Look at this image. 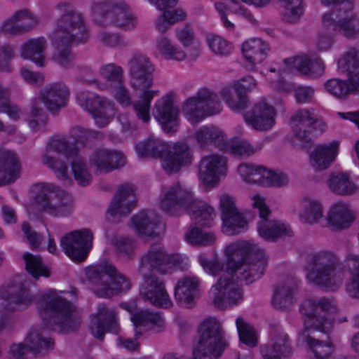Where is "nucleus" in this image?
Listing matches in <instances>:
<instances>
[{
    "label": "nucleus",
    "mask_w": 359,
    "mask_h": 359,
    "mask_svg": "<svg viewBox=\"0 0 359 359\" xmlns=\"http://www.w3.org/2000/svg\"><path fill=\"white\" fill-rule=\"evenodd\" d=\"M282 3V19L287 23L297 22L304 13L302 0H279Z\"/></svg>",
    "instance_id": "8fccbe9b"
},
{
    "label": "nucleus",
    "mask_w": 359,
    "mask_h": 359,
    "mask_svg": "<svg viewBox=\"0 0 359 359\" xmlns=\"http://www.w3.org/2000/svg\"><path fill=\"white\" fill-rule=\"evenodd\" d=\"M220 209L223 222L222 230L225 234H238L247 229L248 222L236 208L235 199L232 196L228 194L221 196Z\"/></svg>",
    "instance_id": "412c9836"
},
{
    "label": "nucleus",
    "mask_w": 359,
    "mask_h": 359,
    "mask_svg": "<svg viewBox=\"0 0 359 359\" xmlns=\"http://www.w3.org/2000/svg\"><path fill=\"white\" fill-rule=\"evenodd\" d=\"M144 276V282L140 290L141 295L155 306L165 309L170 307L172 303L163 281L156 276Z\"/></svg>",
    "instance_id": "bb28decb"
},
{
    "label": "nucleus",
    "mask_w": 359,
    "mask_h": 359,
    "mask_svg": "<svg viewBox=\"0 0 359 359\" xmlns=\"http://www.w3.org/2000/svg\"><path fill=\"white\" fill-rule=\"evenodd\" d=\"M252 207L257 209L260 217L258 223V232L259 236L267 241L275 242L278 238L285 236H291V229L289 225L274 219H269L267 217L271 210L266 205L265 200L259 194H255L252 198Z\"/></svg>",
    "instance_id": "2eb2a0df"
},
{
    "label": "nucleus",
    "mask_w": 359,
    "mask_h": 359,
    "mask_svg": "<svg viewBox=\"0 0 359 359\" xmlns=\"http://www.w3.org/2000/svg\"><path fill=\"white\" fill-rule=\"evenodd\" d=\"M336 302L333 299L323 297L316 299H306L300 306V312L304 316L306 341L311 350L314 359H332L334 347L330 342H324L311 337L309 330L313 329L322 332H328L332 327Z\"/></svg>",
    "instance_id": "7ed1b4c3"
},
{
    "label": "nucleus",
    "mask_w": 359,
    "mask_h": 359,
    "mask_svg": "<svg viewBox=\"0 0 359 359\" xmlns=\"http://www.w3.org/2000/svg\"><path fill=\"white\" fill-rule=\"evenodd\" d=\"M136 151L141 157L162 158V167L169 173L177 172L182 166L191 162L189 145L181 142L168 144L160 139L151 137L137 144Z\"/></svg>",
    "instance_id": "423d86ee"
},
{
    "label": "nucleus",
    "mask_w": 359,
    "mask_h": 359,
    "mask_svg": "<svg viewBox=\"0 0 359 359\" xmlns=\"http://www.w3.org/2000/svg\"><path fill=\"white\" fill-rule=\"evenodd\" d=\"M199 279L195 276H186L180 279L175 287V298L182 306L191 308L198 292Z\"/></svg>",
    "instance_id": "c9c22d12"
},
{
    "label": "nucleus",
    "mask_w": 359,
    "mask_h": 359,
    "mask_svg": "<svg viewBox=\"0 0 359 359\" xmlns=\"http://www.w3.org/2000/svg\"><path fill=\"white\" fill-rule=\"evenodd\" d=\"M294 284H282L277 286L272 298L273 305L280 309H288L293 302Z\"/></svg>",
    "instance_id": "de8ad7c7"
},
{
    "label": "nucleus",
    "mask_w": 359,
    "mask_h": 359,
    "mask_svg": "<svg viewBox=\"0 0 359 359\" xmlns=\"http://www.w3.org/2000/svg\"><path fill=\"white\" fill-rule=\"evenodd\" d=\"M332 13H325L323 16L324 26H332L333 31L341 32L348 39H354L359 35V29L354 25L355 18L346 16L336 22L331 16Z\"/></svg>",
    "instance_id": "a19ab883"
},
{
    "label": "nucleus",
    "mask_w": 359,
    "mask_h": 359,
    "mask_svg": "<svg viewBox=\"0 0 359 359\" xmlns=\"http://www.w3.org/2000/svg\"><path fill=\"white\" fill-rule=\"evenodd\" d=\"M36 18L28 10H19L8 18L1 26L6 34L20 35L32 30L37 24Z\"/></svg>",
    "instance_id": "2f4dec72"
},
{
    "label": "nucleus",
    "mask_w": 359,
    "mask_h": 359,
    "mask_svg": "<svg viewBox=\"0 0 359 359\" xmlns=\"http://www.w3.org/2000/svg\"><path fill=\"white\" fill-rule=\"evenodd\" d=\"M56 8L64 13L58 19L57 27L50 36L53 43L56 45L88 43L90 36L82 14L67 2L59 3Z\"/></svg>",
    "instance_id": "6e6552de"
},
{
    "label": "nucleus",
    "mask_w": 359,
    "mask_h": 359,
    "mask_svg": "<svg viewBox=\"0 0 359 359\" xmlns=\"http://www.w3.org/2000/svg\"><path fill=\"white\" fill-rule=\"evenodd\" d=\"M195 137L203 149L210 144H215L220 147L224 142V134L218 128L214 126H203L195 133Z\"/></svg>",
    "instance_id": "a18cd8bd"
},
{
    "label": "nucleus",
    "mask_w": 359,
    "mask_h": 359,
    "mask_svg": "<svg viewBox=\"0 0 359 359\" xmlns=\"http://www.w3.org/2000/svg\"><path fill=\"white\" fill-rule=\"evenodd\" d=\"M269 50V47L242 46L241 52L246 67L250 70L254 69L256 65L261 63L266 58Z\"/></svg>",
    "instance_id": "603ef678"
},
{
    "label": "nucleus",
    "mask_w": 359,
    "mask_h": 359,
    "mask_svg": "<svg viewBox=\"0 0 359 359\" xmlns=\"http://www.w3.org/2000/svg\"><path fill=\"white\" fill-rule=\"evenodd\" d=\"M184 236L187 243L195 245H209L216 240L212 232L204 231L198 227L191 228Z\"/></svg>",
    "instance_id": "5fc2aeb1"
},
{
    "label": "nucleus",
    "mask_w": 359,
    "mask_h": 359,
    "mask_svg": "<svg viewBox=\"0 0 359 359\" xmlns=\"http://www.w3.org/2000/svg\"><path fill=\"white\" fill-rule=\"evenodd\" d=\"M100 72L104 79L111 83V86L123 82V70L114 63L103 65Z\"/></svg>",
    "instance_id": "052dcab7"
},
{
    "label": "nucleus",
    "mask_w": 359,
    "mask_h": 359,
    "mask_svg": "<svg viewBox=\"0 0 359 359\" xmlns=\"http://www.w3.org/2000/svg\"><path fill=\"white\" fill-rule=\"evenodd\" d=\"M299 218L304 223L309 224L319 223L321 225V222H324L325 218L323 215V205L318 201H308L300 213Z\"/></svg>",
    "instance_id": "09e8293b"
},
{
    "label": "nucleus",
    "mask_w": 359,
    "mask_h": 359,
    "mask_svg": "<svg viewBox=\"0 0 359 359\" xmlns=\"http://www.w3.org/2000/svg\"><path fill=\"white\" fill-rule=\"evenodd\" d=\"M330 189L334 194L346 196L356 192L358 187L347 172H336L330 175L328 182Z\"/></svg>",
    "instance_id": "ea45409f"
},
{
    "label": "nucleus",
    "mask_w": 359,
    "mask_h": 359,
    "mask_svg": "<svg viewBox=\"0 0 359 359\" xmlns=\"http://www.w3.org/2000/svg\"><path fill=\"white\" fill-rule=\"evenodd\" d=\"M35 300V297L25 284L15 283L0 290V311H13L17 307L25 308Z\"/></svg>",
    "instance_id": "aec40b11"
},
{
    "label": "nucleus",
    "mask_w": 359,
    "mask_h": 359,
    "mask_svg": "<svg viewBox=\"0 0 359 359\" xmlns=\"http://www.w3.org/2000/svg\"><path fill=\"white\" fill-rule=\"evenodd\" d=\"M92 13L99 24L114 23L130 29L137 23V18L128 4L122 0H94Z\"/></svg>",
    "instance_id": "9b49d317"
},
{
    "label": "nucleus",
    "mask_w": 359,
    "mask_h": 359,
    "mask_svg": "<svg viewBox=\"0 0 359 359\" xmlns=\"http://www.w3.org/2000/svg\"><path fill=\"white\" fill-rule=\"evenodd\" d=\"M131 320L135 327V336L142 333L141 327L152 328L155 326L161 327L164 323L158 313L150 312L147 310L140 311L131 316Z\"/></svg>",
    "instance_id": "49530a36"
},
{
    "label": "nucleus",
    "mask_w": 359,
    "mask_h": 359,
    "mask_svg": "<svg viewBox=\"0 0 359 359\" xmlns=\"http://www.w3.org/2000/svg\"><path fill=\"white\" fill-rule=\"evenodd\" d=\"M221 149H225L234 156H250L255 153L253 147L246 141L240 139H232L223 144Z\"/></svg>",
    "instance_id": "4d7b16f0"
},
{
    "label": "nucleus",
    "mask_w": 359,
    "mask_h": 359,
    "mask_svg": "<svg viewBox=\"0 0 359 359\" xmlns=\"http://www.w3.org/2000/svg\"><path fill=\"white\" fill-rule=\"evenodd\" d=\"M76 101L81 107L93 116L96 124L100 127L106 126L114 116L113 104L105 97L88 91H81L77 93Z\"/></svg>",
    "instance_id": "dca6fc26"
},
{
    "label": "nucleus",
    "mask_w": 359,
    "mask_h": 359,
    "mask_svg": "<svg viewBox=\"0 0 359 359\" xmlns=\"http://www.w3.org/2000/svg\"><path fill=\"white\" fill-rule=\"evenodd\" d=\"M116 311L104 304L97 306V313L91 316L90 330L97 339L102 341L106 332L116 334L118 325L116 318Z\"/></svg>",
    "instance_id": "b1692460"
},
{
    "label": "nucleus",
    "mask_w": 359,
    "mask_h": 359,
    "mask_svg": "<svg viewBox=\"0 0 359 359\" xmlns=\"http://www.w3.org/2000/svg\"><path fill=\"white\" fill-rule=\"evenodd\" d=\"M228 271L217 262L198 257L201 265L213 276H219L210 290L214 305L220 309L238 305L243 301V291L239 281L250 284L259 279L266 267V259L260 247L252 241H240L226 248Z\"/></svg>",
    "instance_id": "f257e3e1"
},
{
    "label": "nucleus",
    "mask_w": 359,
    "mask_h": 359,
    "mask_svg": "<svg viewBox=\"0 0 359 359\" xmlns=\"http://www.w3.org/2000/svg\"><path fill=\"white\" fill-rule=\"evenodd\" d=\"M255 86V79L251 76H247L222 88L221 95L232 110H242L246 107L248 102V90H252Z\"/></svg>",
    "instance_id": "5701e85b"
},
{
    "label": "nucleus",
    "mask_w": 359,
    "mask_h": 359,
    "mask_svg": "<svg viewBox=\"0 0 359 359\" xmlns=\"http://www.w3.org/2000/svg\"><path fill=\"white\" fill-rule=\"evenodd\" d=\"M39 210L54 217L69 216L74 210L71 196L53 183L38 182L33 186Z\"/></svg>",
    "instance_id": "9d476101"
},
{
    "label": "nucleus",
    "mask_w": 359,
    "mask_h": 359,
    "mask_svg": "<svg viewBox=\"0 0 359 359\" xmlns=\"http://www.w3.org/2000/svg\"><path fill=\"white\" fill-rule=\"evenodd\" d=\"M62 293L53 289L45 292L38 302V311L48 328L60 332L74 331L80 323L74 315V305Z\"/></svg>",
    "instance_id": "20e7f679"
},
{
    "label": "nucleus",
    "mask_w": 359,
    "mask_h": 359,
    "mask_svg": "<svg viewBox=\"0 0 359 359\" xmlns=\"http://www.w3.org/2000/svg\"><path fill=\"white\" fill-rule=\"evenodd\" d=\"M44 46H22L21 56L24 59L34 62L36 65H44Z\"/></svg>",
    "instance_id": "0e129e2a"
},
{
    "label": "nucleus",
    "mask_w": 359,
    "mask_h": 359,
    "mask_svg": "<svg viewBox=\"0 0 359 359\" xmlns=\"http://www.w3.org/2000/svg\"><path fill=\"white\" fill-rule=\"evenodd\" d=\"M284 63L287 66L292 65L302 74L309 76H320L325 69L321 58L316 54L304 55L294 58H285Z\"/></svg>",
    "instance_id": "f704fd0d"
},
{
    "label": "nucleus",
    "mask_w": 359,
    "mask_h": 359,
    "mask_svg": "<svg viewBox=\"0 0 359 359\" xmlns=\"http://www.w3.org/2000/svg\"><path fill=\"white\" fill-rule=\"evenodd\" d=\"M310 262L312 267L308 268L306 273L309 282L332 291L342 283L344 273L339 267V259L333 252L320 251L313 254Z\"/></svg>",
    "instance_id": "1a4fd4ad"
},
{
    "label": "nucleus",
    "mask_w": 359,
    "mask_h": 359,
    "mask_svg": "<svg viewBox=\"0 0 359 359\" xmlns=\"http://www.w3.org/2000/svg\"><path fill=\"white\" fill-rule=\"evenodd\" d=\"M136 249L135 241L130 237L122 236L115 242V250L120 257L133 259Z\"/></svg>",
    "instance_id": "bf43d9fd"
},
{
    "label": "nucleus",
    "mask_w": 359,
    "mask_h": 359,
    "mask_svg": "<svg viewBox=\"0 0 359 359\" xmlns=\"http://www.w3.org/2000/svg\"><path fill=\"white\" fill-rule=\"evenodd\" d=\"M221 111L222 104L217 94L205 88L199 89L194 96L187 98L182 108L183 115L191 125L198 124Z\"/></svg>",
    "instance_id": "f8f14e48"
},
{
    "label": "nucleus",
    "mask_w": 359,
    "mask_h": 359,
    "mask_svg": "<svg viewBox=\"0 0 359 359\" xmlns=\"http://www.w3.org/2000/svg\"><path fill=\"white\" fill-rule=\"evenodd\" d=\"M23 259L25 262L26 270L33 278H39L40 276H50V272L43 264L41 257L26 252L23 255Z\"/></svg>",
    "instance_id": "864d4df0"
},
{
    "label": "nucleus",
    "mask_w": 359,
    "mask_h": 359,
    "mask_svg": "<svg viewBox=\"0 0 359 359\" xmlns=\"http://www.w3.org/2000/svg\"><path fill=\"white\" fill-rule=\"evenodd\" d=\"M155 118L162 126L163 130L173 133L177 130L179 110L175 105L173 96L168 94L155 103Z\"/></svg>",
    "instance_id": "cd10ccee"
},
{
    "label": "nucleus",
    "mask_w": 359,
    "mask_h": 359,
    "mask_svg": "<svg viewBox=\"0 0 359 359\" xmlns=\"http://www.w3.org/2000/svg\"><path fill=\"white\" fill-rule=\"evenodd\" d=\"M339 147V142L334 141L327 145H318L311 153L310 160L316 170L327 169L334 161Z\"/></svg>",
    "instance_id": "58836bf2"
},
{
    "label": "nucleus",
    "mask_w": 359,
    "mask_h": 359,
    "mask_svg": "<svg viewBox=\"0 0 359 359\" xmlns=\"http://www.w3.org/2000/svg\"><path fill=\"white\" fill-rule=\"evenodd\" d=\"M129 70L131 77V86L135 90H143L140 100L133 102V109L138 119L144 123L150 121L151 103L158 90H148L154 81V65L146 55L135 54L129 62Z\"/></svg>",
    "instance_id": "39448f33"
},
{
    "label": "nucleus",
    "mask_w": 359,
    "mask_h": 359,
    "mask_svg": "<svg viewBox=\"0 0 359 359\" xmlns=\"http://www.w3.org/2000/svg\"><path fill=\"white\" fill-rule=\"evenodd\" d=\"M134 187L130 184L122 185L117 191L114 201L108 209V213L113 217L126 216L135 208Z\"/></svg>",
    "instance_id": "72a5a7b5"
},
{
    "label": "nucleus",
    "mask_w": 359,
    "mask_h": 359,
    "mask_svg": "<svg viewBox=\"0 0 359 359\" xmlns=\"http://www.w3.org/2000/svg\"><path fill=\"white\" fill-rule=\"evenodd\" d=\"M11 91L8 88L0 85V113H6L13 120L17 121L21 110L16 104L10 102Z\"/></svg>",
    "instance_id": "6e6d98bb"
},
{
    "label": "nucleus",
    "mask_w": 359,
    "mask_h": 359,
    "mask_svg": "<svg viewBox=\"0 0 359 359\" xmlns=\"http://www.w3.org/2000/svg\"><path fill=\"white\" fill-rule=\"evenodd\" d=\"M191 220L203 227H210L215 216L213 208L207 204H202L196 200L187 210Z\"/></svg>",
    "instance_id": "79ce46f5"
},
{
    "label": "nucleus",
    "mask_w": 359,
    "mask_h": 359,
    "mask_svg": "<svg viewBox=\"0 0 359 359\" xmlns=\"http://www.w3.org/2000/svg\"><path fill=\"white\" fill-rule=\"evenodd\" d=\"M186 14L180 10L165 11L158 18L156 26L160 30H165L168 26L183 20Z\"/></svg>",
    "instance_id": "e2e57ef3"
},
{
    "label": "nucleus",
    "mask_w": 359,
    "mask_h": 359,
    "mask_svg": "<svg viewBox=\"0 0 359 359\" xmlns=\"http://www.w3.org/2000/svg\"><path fill=\"white\" fill-rule=\"evenodd\" d=\"M167 253L161 244L151 245L147 252L140 257V272L146 276L152 271L168 273Z\"/></svg>",
    "instance_id": "c756f323"
},
{
    "label": "nucleus",
    "mask_w": 359,
    "mask_h": 359,
    "mask_svg": "<svg viewBox=\"0 0 359 359\" xmlns=\"http://www.w3.org/2000/svg\"><path fill=\"white\" fill-rule=\"evenodd\" d=\"M69 93L62 83H55L44 87L39 94L41 101L46 108L52 112L56 111L67 105Z\"/></svg>",
    "instance_id": "473e14b6"
},
{
    "label": "nucleus",
    "mask_w": 359,
    "mask_h": 359,
    "mask_svg": "<svg viewBox=\"0 0 359 359\" xmlns=\"http://www.w3.org/2000/svg\"><path fill=\"white\" fill-rule=\"evenodd\" d=\"M126 163V156L117 150L98 149L90 156V165L100 172H110L124 166Z\"/></svg>",
    "instance_id": "c85d7f7f"
},
{
    "label": "nucleus",
    "mask_w": 359,
    "mask_h": 359,
    "mask_svg": "<svg viewBox=\"0 0 359 359\" xmlns=\"http://www.w3.org/2000/svg\"><path fill=\"white\" fill-rule=\"evenodd\" d=\"M159 53L166 60H195L200 54L199 46H158Z\"/></svg>",
    "instance_id": "c03bdc74"
},
{
    "label": "nucleus",
    "mask_w": 359,
    "mask_h": 359,
    "mask_svg": "<svg viewBox=\"0 0 359 359\" xmlns=\"http://www.w3.org/2000/svg\"><path fill=\"white\" fill-rule=\"evenodd\" d=\"M22 231L29 243L31 249L35 250L39 248L43 241L41 235L32 230L29 224L27 222L22 223Z\"/></svg>",
    "instance_id": "774afa93"
},
{
    "label": "nucleus",
    "mask_w": 359,
    "mask_h": 359,
    "mask_svg": "<svg viewBox=\"0 0 359 359\" xmlns=\"http://www.w3.org/2000/svg\"><path fill=\"white\" fill-rule=\"evenodd\" d=\"M260 351L264 359H283L290 357L292 353L288 336L279 325L271 327L270 339Z\"/></svg>",
    "instance_id": "4be33fe9"
},
{
    "label": "nucleus",
    "mask_w": 359,
    "mask_h": 359,
    "mask_svg": "<svg viewBox=\"0 0 359 359\" xmlns=\"http://www.w3.org/2000/svg\"><path fill=\"white\" fill-rule=\"evenodd\" d=\"M276 110L265 99L255 103L251 111L243 114L248 125L256 130H268L275 125Z\"/></svg>",
    "instance_id": "393cba45"
},
{
    "label": "nucleus",
    "mask_w": 359,
    "mask_h": 359,
    "mask_svg": "<svg viewBox=\"0 0 359 359\" xmlns=\"http://www.w3.org/2000/svg\"><path fill=\"white\" fill-rule=\"evenodd\" d=\"M29 116L33 118L29 121V126L33 130L39 129L41 126H44L47 122V115L39 107V102L37 100H33L30 106Z\"/></svg>",
    "instance_id": "680f3d73"
},
{
    "label": "nucleus",
    "mask_w": 359,
    "mask_h": 359,
    "mask_svg": "<svg viewBox=\"0 0 359 359\" xmlns=\"http://www.w3.org/2000/svg\"><path fill=\"white\" fill-rule=\"evenodd\" d=\"M236 324L240 340L249 346L253 347L257 346V339L254 327L244 322L241 318L236 319Z\"/></svg>",
    "instance_id": "13d9d810"
},
{
    "label": "nucleus",
    "mask_w": 359,
    "mask_h": 359,
    "mask_svg": "<svg viewBox=\"0 0 359 359\" xmlns=\"http://www.w3.org/2000/svg\"><path fill=\"white\" fill-rule=\"evenodd\" d=\"M110 91L116 101L123 107H128L133 103L128 89L123 85V82L111 86Z\"/></svg>",
    "instance_id": "338daca9"
},
{
    "label": "nucleus",
    "mask_w": 359,
    "mask_h": 359,
    "mask_svg": "<svg viewBox=\"0 0 359 359\" xmlns=\"http://www.w3.org/2000/svg\"><path fill=\"white\" fill-rule=\"evenodd\" d=\"M194 201L192 193L176 182L162 189L160 207L169 215H179L187 211Z\"/></svg>",
    "instance_id": "a211bd4d"
},
{
    "label": "nucleus",
    "mask_w": 359,
    "mask_h": 359,
    "mask_svg": "<svg viewBox=\"0 0 359 359\" xmlns=\"http://www.w3.org/2000/svg\"><path fill=\"white\" fill-rule=\"evenodd\" d=\"M227 172V160L225 157L212 154L201 158L199 167L200 180L205 185H215Z\"/></svg>",
    "instance_id": "a878e982"
},
{
    "label": "nucleus",
    "mask_w": 359,
    "mask_h": 359,
    "mask_svg": "<svg viewBox=\"0 0 359 359\" xmlns=\"http://www.w3.org/2000/svg\"><path fill=\"white\" fill-rule=\"evenodd\" d=\"M238 172L243 180L252 184L264 187H280L287 182V177L283 172L277 173L262 166L242 163Z\"/></svg>",
    "instance_id": "6ab92c4d"
},
{
    "label": "nucleus",
    "mask_w": 359,
    "mask_h": 359,
    "mask_svg": "<svg viewBox=\"0 0 359 359\" xmlns=\"http://www.w3.org/2000/svg\"><path fill=\"white\" fill-rule=\"evenodd\" d=\"M69 136L74 140V144H70L65 137L51 139L46 145V153L42 156V162L54 171L58 179L66 180H68L67 163L56 160L50 154L55 152L63 155L67 160H72V169L74 178L79 185L86 187L91 182L92 175L84 158L79 154L76 144L83 147L90 145L95 140L101 139L102 135L98 131L74 126L71 128Z\"/></svg>",
    "instance_id": "f03ea898"
},
{
    "label": "nucleus",
    "mask_w": 359,
    "mask_h": 359,
    "mask_svg": "<svg viewBox=\"0 0 359 359\" xmlns=\"http://www.w3.org/2000/svg\"><path fill=\"white\" fill-rule=\"evenodd\" d=\"M326 90L334 97L343 99L350 94L359 93V83H353L347 80L332 79L325 83Z\"/></svg>",
    "instance_id": "37998d69"
},
{
    "label": "nucleus",
    "mask_w": 359,
    "mask_h": 359,
    "mask_svg": "<svg viewBox=\"0 0 359 359\" xmlns=\"http://www.w3.org/2000/svg\"><path fill=\"white\" fill-rule=\"evenodd\" d=\"M132 224L137 233L148 237H156L164 229L159 216L154 210H142L134 215Z\"/></svg>",
    "instance_id": "7c9ffc66"
},
{
    "label": "nucleus",
    "mask_w": 359,
    "mask_h": 359,
    "mask_svg": "<svg viewBox=\"0 0 359 359\" xmlns=\"http://www.w3.org/2000/svg\"><path fill=\"white\" fill-rule=\"evenodd\" d=\"M93 234L88 229L74 231L62 237L60 245L64 252L76 262H83L93 248Z\"/></svg>",
    "instance_id": "f3484780"
},
{
    "label": "nucleus",
    "mask_w": 359,
    "mask_h": 359,
    "mask_svg": "<svg viewBox=\"0 0 359 359\" xmlns=\"http://www.w3.org/2000/svg\"><path fill=\"white\" fill-rule=\"evenodd\" d=\"M346 264L353 276L351 281L346 285V290L351 297L359 299V256L349 254Z\"/></svg>",
    "instance_id": "3c124183"
},
{
    "label": "nucleus",
    "mask_w": 359,
    "mask_h": 359,
    "mask_svg": "<svg viewBox=\"0 0 359 359\" xmlns=\"http://www.w3.org/2000/svg\"><path fill=\"white\" fill-rule=\"evenodd\" d=\"M86 276L90 290L99 298H111L130 288L129 279L109 262L88 267Z\"/></svg>",
    "instance_id": "0eeeda50"
},
{
    "label": "nucleus",
    "mask_w": 359,
    "mask_h": 359,
    "mask_svg": "<svg viewBox=\"0 0 359 359\" xmlns=\"http://www.w3.org/2000/svg\"><path fill=\"white\" fill-rule=\"evenodd\" d=\"M354 220L353 215L348 205L343 203H337L330 209L328 215L325 218L321 226H332L337 229H344L349 227Z\"/></svg>",
    "instance_id": "4c0bfd02"
},
{
    "label": "nucleus",
    "mask_w": 359,
    "mask_h": 359,
    "mask_svg": "<svg viewBox=\"0 0 359 359\" xmlns=\"http://www.w3.org/2000/svg\"><path fill=\"white\" fill-rule=\"evenodd\" d=\"M21 165L15 153L0 151V186L15 182L20 176Z\"/></svg>",
    "instance_id": "e433bc0d"
},
{
    "label": "nucleus",
    "mask_w": 359,
    "mask_h": 359,
    "mask_svg": "<svg viewBox=\"0 0 359 359\" xmlns=\"http://www.w3.org/2000/svg\"><path fill=\"white\" fill-rule=\"evenodd\" d=\"M293 132L304 148L310 147L313 140L325 130V122L306 109L297 110L291 118Z\"/></svg>",
    "instance_id": "ddd939ff"
},
{
    "label": "nucleus",
    "mask_w": 359,
    "mask_h": 359,
    "mask_svg": "<svg viewBox=\"0 0 359 359\" xmlns=\"http://www.w3.org/2000/svg\"><path fill=\"white\" fill-rule=\"evenodd\" d=\"M166 262L168 264V273H172L175 270L185 271L189 266V258L180 254L170 255L167 254Z\"/></svg>",
    "instance_id": "69168bd1"
},
{
    "label": "nucleus",
    "mask_w": 359,
    "mask_h": 359,
    "mask_svg": "<svg viewBox=\"0 0 359 359\" xmlns=\"http://www.w3.org/2000/svg\"><path fill=\"white\" fill-rule=\"evenodd\" d=\"M26 345L13 344L10 349L11 359H26L28 351L35 357H40L54 348V340L48 337L47 330L41 327L31 329L25 339Z\"/></svg>",
    "instance_id": "4468645a"
}]
</instances>
